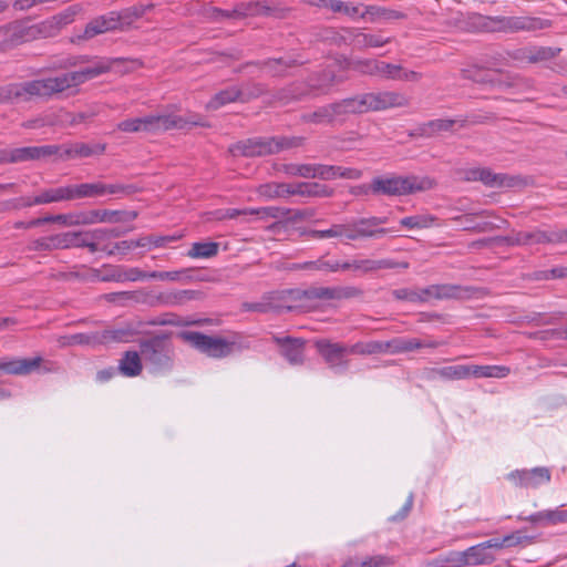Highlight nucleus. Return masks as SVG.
Instances as JSON below:
<instances>
[{
	"instance_id": "f257e3e1",
	"label": "nucleus",
	"mask_w": 567,
	"mask_h": 567,
	"mask_svg": "<svg viewBox=\"0 0 567 567\" xmlns=\"http://www.w3.org/2000/svg\"><path fill=\"white\" fill-rule=\"evenodd\" d=\"M128 63L133 65L137 62L134 60L128 61L123 58H102L79 71L62 73L54 78L10 84L0 87V103L10 101L27 102L32 97H50L53 94L62 93L68 89L78 86L113 70L120 73H126L131 70L126 66Z\"/></svg>"
},
{
	"instance_id": "f03ea898",
	"label": "nucleus",
	"mask_w": 567,
	"mask_h": 567,
	"mask_svg": "<svg viewBox=\"0 0 567 567\" xmlns=\"http://www.w3.org/2000/svg\"><path fill=\"white\" fill-rule=\"evenodd\" d=\"M188 126H208L200 115L179 116L158 113L143 117L127 118L116 125L118 131L125 133H152L157 134L169 130H185Z\"/></svg>"
},
{
	"instance_id": "7ed1b4c3",
	"label": "nucleus",
	"mask_w": 567,
	"mask_h": 567,
	"mask_svg": "<svg viewBox=\"0 0 567 567\" xmlns=\"http://www.w3.org/2000/svg\"><path fill=\"white\" fill-rule=\"evenodd\" d=\"M434 186L435 181L433 178L416 175H383L371 181V189L374 196H405L432 189Z\"/></svg>"
},
{
	"instance_id": "20e7f679",
	"label": "nucleus",
	"mask_w": 567,
	"mask_h": 567,
	"mask_svg": "<svg viewBox=\"0 0 567 567\" xmlns=\"http://www.w3.org/2000/svg\"><path fill=\"white\" fill-rule=\"evenodd\" d=\"M169 339V332H162L140 341L141 355L151 372L165 373L173 369L174 347Z\"/></svg>"
},
{
	"instance_id": "39448f33",
	"label": "nucleus",
	"mask_w": 567,
	"mask_h": 567,
	"mask_svg": "<svg viewBox=\"0 0 567 567\" xmlns=\"http://www.w3.org/2000/svg\"><path fill=\"white\" fill-rule=\"evenodd\" d=\"M302 142V137H254L230 145L229 152L234 156H267L282 150L298 147Z\"/></svg>"
},
{
	"instance_id": "423d86ee",
	"label": "nucleus",
	"mask_w": 567,
	"mask_h": 567,
	"mask_svg": "<svg viewBox=\"0 0 567 567\" xmlns=\"http://www.w3.org/2000/svg\"><path fill=\"white\" fill-rule=\"evenodd\" d=\"M203 293L198 290H173L167 292H161L156 296L150 297L148 299H143L142 293L137 291H121V292H112L105 296L107 301H116L118 299L122 300H135L136 302H146L151 307H177L184 306L188 301L200 299Z\"/></svg>"
},
{
	"instance_id": "0eeeda50",
	"label": "nucleus",
	"mask_w": 567,
	"mask_h": 567,
	"mask_svg": "<svg viewBox=\"0 0 567 567\" xmlns=\"http://www.w3.org/2000/svg\"><path fill=\"white\" fill-rule=\"evenodd\" d=\"M324 75L328 79L324 83H316L313 78H308L303 82H292L275 91L271 95V101L287 105L326 93L333 83V75L330 73H326Z\"/></svg>"
},
{
	"instance_id": "6e6552de",
	"label": "nucleus",
	"mask_w": 567,
	"mask_h": 567,
	"mask_svg": "<svg viewBox=\"0 0 567 567\" xmlns=\"http://www.w3.org/2000/svg\"><path fill=\"white\" fill-rule=\"evenodd\" d=\"M288 301L300 302L302 300H341L361 296V290L353 286L339 287H309L307 289H289L284 293Z\"/></svg>"
},
{
	"instance_id": "1a4fd4ad",
	"label": "nucleus",
	"mask_w": 567,
	"mask_h": 567,
	"mask_svg": "<svg viewBox=\"0 0 567 567\" xmlns=\"http://www.w3.org/2000/svg\"><path fill=\"white\" fill-rule=\"evenodd\" d=\"M178 338L208 357L217 359L228 357L235 346V342L224 338L207 336L198 331H182L178 333Z\"/></svg>"
},
{
	"instance_id": "9d476101",
	"label": "nucleus",
	"mask_w": 567,
	"mask_h": 567,
	"mask_svg": "<svg viewBox=\"0 0 567 567\" xmlns=\"http://www.w3.org/2000/svg\"><path fill=\"white\" fill-rule=\"evenodd\" d=\"M442 380L455 381L468 378H496L502 379L509 374L511 370L505 365H477L457 364L441 368Z\"/></svg>"
},
{
	"instance_id": "9b49d317",
	"label": "nucleus",
	"mask_w": 567,
	"mask_h": 567,
	"mask_svg": "<svg viewBox=\"0 0 567 567\" xmlns=\"http://www.w3.org/2000/svg\"><path fill=\"white\" fill-rule=\"evenodd\" d=\"M69 188L71 200L95 198L105 195H131L138 189L135 185L132 184H105L101 182L70 184Z\"/></svg>"
},
{
	"instance_id": "f8f14e48",
	"label": "nucleus",
	"mask_w": 567,
	"mask_h": 567,
	"mask_svg": "<svg viewBox=\"0 0 567 567\" xmlns=\"http://www.w3.org/2000/svg\"><path fill=\"white\" fill-rule=\"evenodd\" d=\"M60 147L54 145L25 146L19 148H0V165L27 161H38L58 154Z\"/></svg>"
},
{
	"instance_id": "ddd939ff",
	"label": "nucleus",
	"mask_w": 567,
	"mask_h": 567,
	"mask_svg": "<svg viewBox=\"0 0 567 567\" xmlns=\"http://www.w3.org/2000/svg\"><path fill=\"white\" fill-rule=\"evenodd\" d=\"M315 346L328 367L336 373H343L348 370L349 360L346 359V355L350 354L349 346L327 339L317 340Z\"/></svg>"
},
{
	"instance_id": "4468645a",
	"label": "nucleus",
	"mask_w": 567,
	"mask_h": 567,
	"mask_svg": "<svg viewBox=\"0 0 567 567\" xmlns=\"http://www.w3.org/2000/svg\"><path fill=\"white\" fill-rule=\"evenodd\" d=\"M364 113L379 112L409 105V99L395 91H381L361 94Z\"/></svg>"
},
{
	"instance_id": "2eb2a0df",
	"label": "nucleus",
	"mask_w": 567,
	"mask_h": 567,
	"mask_svg": "<svg viewBox=\"0 0 567 567\" xmlns=\"http://www.w3.org/2000/svg\"><path fill=\"white\" fill-rule=\"evenodd\" d=\"M550 471L547 467H535L533 470H516L507 475V478L516 486L525 488H537L550 481Z\"/></svg>"
},
{
	"instance_id": "dca6fc26",
	"label": "nucleus",
	"mask_w": 567,
	"mask_h": 567,
	"mask_svg": "<svg viewBox=\"0 0 567 567\" xmlns=\"http://www.w3.org/2000/svg\"><path fill=\"white\" fill-rule=\"evenodd\" d=\"M274 342L279 347L280 354L293 365L302 364L305 361L306 341L301 338H292L289 336H274Z\"/></svg>"
},
{
	"instance_id": "f3484780",
	"label": "nucleus",
	"mask_w": 567,
	"mask_h": 567,
	"mask_svg": "<svg viewBox=\"0 0 567 567\" xmlns=\"http://www.w3.org/2000/svg\"><path fill=\"white\" fill-rule=\"evenodd\" d=\"M76 245V231H66L33 240L30 250L51 251L55 249H69Z\"/></svg>"
},
{
	"instance_id": "a211bd4d",
	"label": "nucleus",
	"mask_w": 567,
	"mask_h": 567,
	"mask_svg": "<svg viewBox=\"0 0 567 567\" xmlns=\"http://www.w3.org/2000/svg\"><path fill=\"white\" fill-rule=\"evenodd\" d=\"M281 292H275L265 297L262 301L259 302H245L243 303V309L246 311H256V312H281L284 310L291 311L296 306L286 303L288 302L287 296Z\"/></svg>"
},
{
	"instance_id": "6ab92c4d",
	"label": "nucleus",
	"mask_w": 567,
	"mask_h": 567,
	"mask_svg": "<svg viewBox=\"0 0 567 567\" xmlns=\"http://www.w3.org/2000/svg\"><path fill=\"white\" fill-rule=\"evenodd\" d=\"M494 539L491 538L477 545L468 547L464 550L466 566H486L492 565L496 557L493 553L495 550Z\"/></svg>"
},
{
	"instance_id": "aec40b11",
	"label": "nucleus",
	"mask_w": 567,
	"mask_h": 567,
	"mask_svg": "<svg viewBox=\"0 0 567 567\" xmlns=\"http://www.w3.org/2000/svg\"><path fill=\"white\" fill-rule=\"evenodd\" d=\"M396 267L408 268V262H395L390 259H355L353 261L339 262V270H359L371 272L380 269H392Z\"/></svg>"
},
{
	"instance_id": "412c9836",
	"label": "nucleus",
	"mask_w": 567,
	"mask_h": 567,
	"mask_svg": "<svg viewBox=\"0 0 567 567\" xmlns=\"http://www.w3.org/2000/svg\"><path fill=\"white\" fill-rule=\"evenodd\" d=\"M138 333L131 323L109 327L97 331L99 346H109L111 343H121L131 341Z\"/></svg>"
},
{
	"instance_id": "4be33fe9",
	"label": "nucleus",
	"mask_w": 567,
	"mask_h": 567,
	"mask_svg": "<svg viewBox=\"0 0 567 567\" xmlns=\"http://www.w3.org/2000/svg\"><path fill=\"white\" fill-rule=\"evenodd\" d=\"M41 357L0 361V372L14 375H27L40 368Z\"/></svg>"
},
{
	"instance_id": "5701e85b",
	"label": "nucleus",
	"mask_w": 567,
	"mask_h": 567,
	"mask_svg": "<svg viewBox=\"0 0 567 567\" xmlns=\"http://www.w3.org/2000/svg\"><path fill=\"white\" fill-rule=\"evenodd\" d=\"M116 29H122L120 17L117 16V12H110L109 14L101 16L90 21L85 27L84 37L90 39L97 34Z\"/></svg>"
},
{
	"instance_id": "b1692460",
	"label": "nucleus",
	"mask_w": 567,
	"mask_h": 567,
	"mask_svg": "<svg viewBox=\"0 0 567 567\" xmlns=\"http://www.w3.org/2000/svg\"><path fill=\"white\" fill-rule=\"evenodd\" d=\"M392 41L382 33H365L360 30H353L350 33V44L357 50L381 48Z\"/></svg>"
},
{
	"instance_id": "393cba45",
	"label": "nucleus",
	"mask_w": 567,
	"mask_h": 567,
	"mask_svg": "<svg viewBox=\"0 0 567 567\" xmlns=\"http://www.w3.org/2000/svg\"><path fill=\"white\" fill-rule=\"evenodd\" d=\"M386 221L385 217L359 218L354 220L358 239L381 238L388 234V229L378 228Z\"/></svg>"
},
{
	"instance_id": "a878e982",
	"label": "nucleus",
	"mask_w": 567,
	"mask_h": 567,
	"mask_svg": "<svg viewBox=\"0 0 567 567\" xmlns=\"http://www.w3.org/2000/svg\"><path fill=\"white\" fill-rule=\"evenodd\" d=\"M60 151L55 156H59L62 159L76 158V157H90L94 154H103L105 151V145L96 144L91 146L85 143H75L66 146H60Z\"/></svg>"
},
{
	"instance_id": "bb28decb",
	"label": "nucleus",
	"mask_w": 567,
	"mask_h": 567,
	"mask_svg": "<svg viewBox=\"0 0 567 567\" xmlns=\"http://www.w3.org/2000/svg\"><path fill=\"white\" fill-rule=\"evenodd\" d=\"M361 176L362 172L358 168L323 164H318L317 166V178L322 181H332L336 178L359 179Z\"/></svg>"
},
{
	"instance_id": "cd10ccee",
	"label": "nucleus",
	"mask_w": 567,
	"mask_h": 567,
	"mask_svg": "<svg viewBox=\"0 0 567 567\" xmlns=\"http://www.w3.org/2000/svg\"><path fill=\"white\" fill-rule=\"evenodd\" d=\"M286 190L288 196L299 195L303 197H329L333 193L331 188L323 184L309 182L288 184Z\"/></svg>"
},
{
	"instance_id": "c85d7f7f",
	"label": "nucleus",
	"mask_w": 567,
	"mask_h": 567,
	"mask_svg": "<svg viewBox=\"0 0 567 567\" xmlns=\"http://www.w3.org/2000/svg\"><path fill=\"white\" fill-rule=\"evenodd\" d=\"M121 212L107 209H94L76 213V226L92 225L96 223H117L121 221Z\"/></svg>"
},
{
	"instance_id": "c756f323",
	"label": "nucleus",
	"mask_w": 567,
	"mask_h": 567,
	"mask_svg": "<svg viewBox=\"0 0 567 567\" xmlns=\"http://www.w3.org/2000/svg\"><path fill=\"white\" fill-rule=\"evenodd\" d=\"M143 363L141 351L128 350L120 359L117 370L126 378H135L142 373Z\"/></svg>"
},
{
	"instance_id": "7c9ffc66",
	"label": "nucleus",
	"mask_w": 567,
	"mask_h": 567,
	"mask_svg": "<svg viewBox=\"0 0 567 567\" xmlns=\"http://www.w3.org/2000/svg\"><path fill=\"white\" fill-rule=\"evenodd\" d=\"M277 11L266 0L240 2L235 6V14L240 19L257 16H272Z\"/></svg>"
},
{
	"instance_id": "2f4dec72",
	"label": "nucleus",
	"mask_w": 567,
	"mask_h": 567,
	"mask_svg": "<svg viewBox=\"0 0 567 567\" xmlns=\"http://www.w3.org/2000/svg\"><path fill=\"white\" fill-rule=\"evenodd\" d=\"M332 104L337 122L346 121L347 116L349 115L364 113L361 94L340 100Z\"/></svg>"
},
{
	"instance_id": "473e14b6",
	"label": "nucleus",
	"mask_w": 567,
	"mask_h": 567,
	"mask_svg": "<svg viewBox=\"0 0 567 567\" xmlns=\"http://www.w3.org/2000/svg\"><path fill=\"white\" fill-rule=\"evenodd\" d=\"M551 27V21L536 17H511V32H534Z\"/></svg>"
},
{
	"instance_id": "72a5a7b5",
	"label": "nucleus",
	"mask_w": 567,
	"mask_h": 567,
	"mask_svg": "<svg viewBox=\"0 0 567 567\" xmlns=\"http://www.w3.org/2000/svg\"><path fill=\"white\" fill-rule=\"evenodd\" d=\"M395 558L386 555H374L365 557H349L342 567H390L395 564Z\"/></svg>"
},
{
	"instance_id": "f704fd0d",
	"label": "nucleus",
	"mask_w": 567,
	"mask_h": 567,
	"mask_svg": "<svg viewBox=\"0 0 567 567\" xmlns=\"http://www.w3.org/2000/svg\"><path fill=\"white\" fill-rule=\"evenodd\" d=\"M247 63L246 65H248ZM250 64H255L260 69H267L271 76H284L286 75V71L290 68L297 66L300 63L295 59H268L258 62H251Z\"/></svg>"
},
{
	"instance_id": "c9c22d12",
	"label": "nucleus",
	"mask_w": 567,
	"mask_h": 567,
	"mask_svg": "<svg viewBox=\"0 0 567 567\" xmlns=\"http://www.w3.org/2000/svg\"><path fill=\"white\" fill-rule=\"evenodd\" d=\"M301 121L303 123H311V124H317V125L332 124V123L337 122L333 104L330 103L327 105H322L312 112L303 113L301 115Z\"/></svg>"
},
{
	"instance_id": "e433bc0d",
	"label": "nucleus",
	"mask_w": 567,
	"mask_h": 567,
	"mask_svg": "<svg viewBox=\"0 0 567 567\" xmlns=\"http://www.w3.org/2000/svg\"><path fill=\"white\" fill-rule=\"evenodd\" d=\"M473 287H465L460 285L443 284L436 285V299H468L473 296Z\"/></svg>"
},
{
	"instance_id": "4c0bfd02",
	"label": "nucleus",
	"mask_w": 567,
	"mask_h": 567,
	"mask_svg": "<svg viewBox=\"0 0 567 567\" xmlns=\"http://www.w3.org/2000/svg\"><path fill=\"white\" fill-rule=\"evenodd\" d=\"M385 352L404 353L423 348L422 340L416 338H393L384 341Z\"/></svg>"
},
{
	"instance_id": "58836bf2",
	"label": "nucleus",
	"mask_w": 567,
	"mask_h": 567,
	"mask_svg": "<svg viewBox=\"0 0 567 567\" xmlns=\"http://www.w3.org/2000/svg\"><path fill=\"white\" fill-rule=\"evenodd\" d=\"M64 200H71L69 185L43 189L34 197V203L41 205Z\"/></svg>"
},
{
	"instance_id": "ea45409f",
	"label": "nucleus",
	"mask_w": 567,
	"mask_h": 567,
	"mask_svg": "<svg viewBox=\"0 0 567 567\" xmlns=\"http://www.w3.org/2000/svg\"><path fill=\"white\" fill-rule=\"evenodd\" d=\"M239 87L238 86H229L225 90L217 92L207 103L206 107L208 110H218L219 107L233 103L239 102Z\"/></svg>"
},
{
	"instance_id": "a19ab883",
	"label": "nucleus",
	"mask_w": 567,
	"mask_h": 567,
	"mask_svg": "<svg viewBox=\"0 0 567 567\" xmlns=\"http://www.w3.org/2000/svg\"><path fill=\"white\" fill-rule=\"evenodd\" d=\"M461 74L465 80H470L483 85H489L492 87L494 75H496V70L491 71L480 66H472L468 69H463Z\"/></svg>"
},
{
	"instance_id": "79ce46f5",
	"label": "nucleus",
	"mask_w": 567,
	"mask_h": 567,
	"mask_svg": "<svg viewBox=\"0 0 567 567\" xmlns=\"http://www.w3.org/2000/svg\"><path fill=\"white\" fill-rule=\"evenodd\" d=\"M289 269L291 270H316V271H331L336 272L339 270V261L326 260L319 258L313 261H306L300 264H292Z\"/></svg>"
},
{
	"instance_id": "37998d69",
	"label": "nucleus",
	"mask_w": 567,
	"mask_h": 567,
	"mask_svg": "<svg viewBox=\"0 0 567 567\" xmlns=\"http://www.w3.org/2000/svg\"><path fill=\"white\" fill-rule=\"evenodd\" d=\"M495 550H499L503 548H509L518 545H528L535 542L534 536L523 535L520 532H515L513 534L506 535L502 538H493Z\"/></svg>"
},
{
	"instance_id": "c03bdc74",
	"label": "nucleus",
	"mask_w": 567,
	"mask_h": 567,
	"mask_svg": "<svg viewBox=\"0 0 567 567\" xmlns=\"http://www.w3.org/2000/svg\"><path fill=\"white\" fill-rule=\"evenodd\" d=\"M543 230L535 229L532 231H518L512 236H507L504 240L508 245H533L543 244Z\"/></svg>"
},
{
	"instance_id": "a18cd8bd",
	"label": "nucleus",
	"mask_w": 567,
	"mask_h": 567,
	"mask_svg": "<svg viewBox=\"0 0 567 567\" xmlns=\"http://www.w3.org/2000/svg\"><path fill=\"white\" fill-rule=\"evenodd\" d=\"M219 244L215 241L194 243L187 252L190 258H212L218 254Z\"/></svg>"
},
{
	"instance_id": "49530a36",
	"label": "nucleus",
	"mask_w": 567,
	"mask_h": 567,
	"mask_svg": "<svg viewBox=\"0 0 567 567\" xmlns=\"http://www.w3.org/2000/svg\"><path fill=\"white\" fill-rule=\"evenodd\" d=\"M192 272L193 269H182L175 271H152L148 274V278L157 280L189 282L194 279Z\"/></svg>"
},
{
	"instance_id": "de8ad7c7",
	"label": "nucleus",
	"mask_w": 567,
	"mask_h": 567,
	"mask_svg": "<svg viewBox=\"0 0 567 567\" xmlns=\"http://www.w3.org/2000/svg\"><path fill=\"white\" fill-rule=\"evenodd\" d=\"M239 87V102L247 103L254 99H257L267 92V87L265 84L259 82H246Z\"/></svg>"
},
{
	"instance_id": "09e8293b",
	"label": "nucleus",
	"mask_w": 567,
	"mask_h": 567,
	"mask_svg": "<svg viewBox=\"0 0 567 567\" xmlns=\"http://www.w3.org/2000/svg\"><path fill=\"white\" fill-rule=\"evenodd\" d=\"M288 184L286 183H267L262 184L257 188V193L260 197L266 199H275L280 197H288Z\"/></svg>"
},
{
	"instance_id": "8fccbe9b",
	"label": "nucleus",
	"mask_w": 567,
	"mask_h": 567,
	"mask_svg": "<svg viewBox=\"0 0 567 567\" xmlns=\"http://www.w3.org/2000/svg\"><path fill=\"white\" fill-rule=\"evenodd\" d=\"M350 354H377L385 353L384 341L357 342L349 346Z\"/></svg>"
},
{
	"instance_id": "3c124183",
	"label": "nucleus",
	"mask_w": 567,
	"mask_h": 567,
	"mask_svg": "<svg viewBox=\"0 0 567 567\" xmlns=\"http://www.w3.org/2000/svg\"><path fill=\"white\" fill-rule=\"evenodd\" d=\"M435 217L429 214H420L404 217L400 220V225L410 229L429 228L435 221Z\"/></svg>"
},
{
	"instance_id": "603ef678",
	"label": "nucleus",
	"mask_w": 567,
	"mask_h": 567,
	"mask_svg": "<svg viewBox=\"0 0 567 567\" xmlns=\"http://www.w3.org/2000/svg\"><path fill=\"white\" fill-rule=\"evenodd\" d=\"M48 223H59L64 226H76V213L74 214H59L48 215L44 217L30 220L29 226H41Z\"/></svg>"
},
{
	"instance_id": "864d4df0",
	"label": "nucleus",
	"mask_w": 567,
	"mask_h": 567,
	"mask_svg": "<svg viewBox=\"0 0 567 567\" xmlns=\"http://www.w3.org/2000/svg\"><path fill=\"white\" fill-rule=\"evenodd\" d=\"M60 342L62 346L86 344L95 347L99 346L97 331L65 336L61 338Z\"/></svg>"
},
{
	"instance_id": "5fc2aeb1",
	"label": "nucleus",
	"mask_w": 567,
	"mask_h": 567,
	"mask_svg": "<svg viewBox=\"0 0 567 567\" xmlns=\"http://www.w3.org/2000/svg\"><path fill=\"white\" fill-rule=\"evenodd\" d=\"M93 278L104 282H123V267L121 266H104L103 272L99 269H93Z\"/></svg>"
},
{
	"instance_id": "6e6d98bb",
	"label": "nucleus",
	"mask_w": 567,
	"mask_h": 567,
	"mask_svg": "<svg viewBox=\"0 0 567 567\" xmlns=\"http://www.w3.org/2000/svg\"><path fill=\"white\" fill-rule=\"evenodd\" d=\"M152 8V4H136L118 12L117 16L120 17L121 27L123 28V25L130 24L133 20L143 17L145 12Z\"/></svg>"
},
{
	"instance_id": "4d7b16f0",
	"label": "nucleus",
	"mask_w": 567,
	"mask_h": 567,
	"mask_svg": "<svg viewBox=\"0 0 567 567\" xmlns=\"http://www.w3.org/2000/svg\"><path fill=\"white\" fill-rule=\"evenodd\" d=\"M560 52L558 48L551 47H530L529 63H538L556 58Z\"/></svg>"
},
{
	"instance_id": "13d9d810",
	"label": "nucleus",
	"mask_w": 567,
	"mask_h": 567,
	"mask_svg": "<svg viewBox=\"0 0 567 567\" xmlns=\"http://www.w3.org/2000/svg\"><path fill=\"white\" fill-rule=\"evenodd\" d=\"M291 210L285 207L269 206L261 208H250L249 215H259L261 218L282 219L287 218Z\"/></svg>"
},
{
	"instance_id": "bf43d9fd",
	"label": "nucleus",
	"mask_w": 567,
	"mask_h": 567,
	"mask_svg": "<svg viewBox=\"0 0 567 567\" xmlns=\"http://www.w3.org/2000/svg\"><path fill=\"white\" fill-rule=\"evenodd\" d=\"M433 565L435 567H465L466 559L463 551H450L445 556L437 558Z\"/></svg>"
},
{
	"instance_id": "052dcab7",
	"label": "nucleus",
	"mask_w": 567,
	"mask_h": 567,
	"mask_svg": "<svg viewBox=\"0 0 567 567\" xmlns=\"http://www.w3.org/2000/svg\"><path fill=\"white\" fill-rule=\"evenodd\" d=\"M454 124L453 120L439 118L433 120L423 125L421 128L422 134L426 136L434 135L439 132L449 131Z\"/></svg>"
},
{
	"instance_id": "680f3d73",
	"label": "nucleus",
	"mask_w": 567,
	"mask_h": 567,
	"mask_svg": "<svg viewBox=\"0 0 567 567\" xmlns=\"http://www.w3.org/2000/svg\"><path fill=\"white\" fill-rule=\"evenodd\" d=\"M380 62L381 61L373 59L358 60L352 63V69L362 74L379 76Z\"/></svg>"
},
{
	"instance_id": "e2e57ef3",
	"label": "nucleus",
	"mask_w": 567,
	"mask_h": 567,
	"mask_svg": "<svg viewBox=\"0 0 567 567\" xmlns=\"http://www.w3.org/2000/svg\"><path fill=\"white\" fill-rule=\"evenodd\" d=\"M76 248H87L90 252H96L99 250L107 254V247H100L96 240L90 238L86 231H76Z\"/></svg>"
},
{
	"instance_id": "0e129e2a",
	"label": "nucleus",
	"mask_w": 567,
	"mask_h": 567,
	"mask_svg": "<svg viewBox=\"0 0 567 567\" xmlns=\"http://www.w3.org/2000/svg\"><path fill=\"white\" fill-rule=\"evenodd\" d=\"M481 173L482 178H480V182L489 187L503 186L505 184V179L507 178L506 175L495 174L488 168H481Z\"/></svg>"
},
{
	"instance_id": "69168bd1",
	"label": "nucleus",
	"mask_w": 567,
	"mask_h": 567,
	"mask_svg": "<svg viewBox=\"0 0 567 567\" xmlns=\"http://www.w3.org/2000/svg\"><path fill=\"white\" fill-rule=\"evenodd\" d=\"M543 244L567 243V229L543 230Z\"/></svg>"
},
{
	"instance_id": "338daca9",
	"label": "nucleus",
	"mask_w": 567,
	"mask_h": 567,
	"mask_svg": "<svg viewBox=\"0 0 567 567\" xmlns=\"http://www.w3.org/2000/svg\"><path fill=\"white\" fill-rule=\"evenodd\" d=\"M206 16L215 22H220L224 19H240L235 14V8L233 10H223L212 7L206 10Z\"/></svg>"
},
{
	"instance_id": "774afa93",
	"label": "nucleus",
	"mask_w": 567,
	"mask_h": 567,
	"mask_svg": "<svg viewBox=\"0 0 567 567\" xmlns=\"http://www.w3.org/2000/svg\"><path fill=\"white\" fill-rule=\"evenodd\" d=\"M401 65L381 61L379 76L388 80H399Z\"/></svg>"
}]
</instances>
